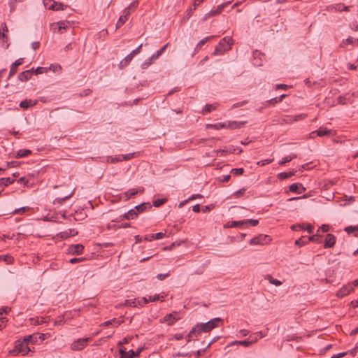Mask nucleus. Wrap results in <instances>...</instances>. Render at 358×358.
Returning <instances> with one entry per match:
<instances>
[{"label": "nucleus", "mask_w": 358, "mask_h": 358, "mask_svg": "<svg viewBox=\"0 0 358 358\" xmlns=\"http://www.w3.org/2000/svg\"><path fill=\"white\" fill-rule=\"evenodd\" d=\"M293 174L294 173L292 172H282L278 175V178L279 179L283 180L291 177L293 176Z\"/></svg>", "instance_id": "58836bf2"}, {"label": "nucleus", "mask_w": 358, "mask_h": 358, "mask_svg": "<svg viewBox=\"0 0 358 358\" xmlns=\"http://www.w3.org/2000/svg\"><path fill=\"white\" fill-rule=\"evenodd\" d=\"M345 231L348 233H355V236H358V225L356 227L349 226L345 228Z\"/></svg>", "instance_id": "72a5a7b5"}, {"label": "nucleus", "mask_w": 358, "mask_h": 358, "mask_svg": "<svg viewBox=\"0 0 358 358\" xmlns=\"http://www.w3.org/2000/svg\"><path fill=\"white\" fill-rule=\"evenodd\" d=\"M308 243V239H307V237H301L295 241V245L298 246H303L306 244Z\"/></svg>", "instance_id": "e433bc0d"}, {"label": "nucleus", "mask_w": 358, "mask_h": 358, "mask_svg": "<svg viewBox=\"0 0 358 358\" xmlns=\"http://www.w3.org/2000/svg\"><path fill=\"white\" fill-rule=\"evenodd\" d=\"M58 24H59L58 31H59V32L62 34L64 32V31L66 29V28L67 27V25L65 22H59Z\"/></svg>", "instance_id": "a18cd8bd"}, {"label": "nucleus", "mask_w": 358, "mask_h": 358, "mask_svg": "<svg viewBox=\"0 0 358 358\" xmlns=\"http://www.w3.org/2000/svg\"><path fill=\"white\" fill-rule=\"evenodd\" d=\"M129 338H124L122 341L118 342L119 347L124 346L123 345L127 344L129 343Z\"/></svg>", "instance_id": "680f3d73"}, {"label": "nucleus", "mask_w": 358, "mask_h": 358, "mask_svg": "<svg viewBox=\"0 0 358 358\" xmlns=\"http://www.w3.org/2000/svg\"><path fill=\"white\" fill-rule=\"evenodd\" d=\"M143 347H138L136 351H134V357H138L140 356L141 352L143 351Z\"/></svg>", "instance_id": "0e129e2a"}, {"label": "nucleus", "mask_w": 358, "mask_h": 358, "mask_svg": "<svg viewBox=\"0 0 358 358\" xmlns=\"http://www.w3.org/2000/svg\"><path fill=\"white\" fill-rule=\"evenodd\" d=\"M346 354H347V352H341V353L333 355L331 357V358H341V357H344Z\"/></svg>", "instance_id": "774afa93"}, {"label": "nucleus", "mask_w": 358, "mask_h": 358, "mask_svg": "<svg viewBox=\"0 0 358 358\" xmlns=\"http://www.w3.org/2000/svg\"><path fill=\"white\" fill-rule=\"evenodd\" d=\"M29 351H31V349L28 346L27 343L23 341H18L13 350L10 351V354L13 356H16L19 354L26 355Z\"/></svg>", "instance_id": "f257e3e1"}, {"label": "nucleus", "mask_w": 358, "mask_h": 358, "mask_svg": "<svg viewBox=\"0 0 358 358\" xmlns=\"http://www.w3.org/2000/svg\"><path fill=\"white\" fill-rule=\"evenodd\" d=\"M206 129H214L219 130L220 129H226L227 123L226 122H220L217 124H207L206 125Z\"/></svg>", "instance_id": "4be33fe9"}, {"label": "nucleus", "mask_w": 358, "mask_h": 358, "mask_svg": "<svg viewBox=\"0 0 358 358\" xmlns=\"http://www.w3.org/2000/svg\"><path fill=\"white\" fill-rule=\"evenodd\" d=\"M348 99L346 95H341L337 98V102L338 104H346L348 103Z\"/></svg>", "instance_id": "79ce46f5"}, {"label": "nucleus", "mask_w": 358, "mask_h": 358, "mask_svg": "<svg viewBox=\"0 0 358 358\" xmlns=\"http://www.w3.org/2000/svg\"><path fill=\"white\" fill-rule=\"evenodd\" d=\"M31 154V150L29 149L19 150L15 155V158H22Z\"/></svg>", "instance_id": "a878e982"}, {"label": "nucleus", "mask_w": 358, "mask_h": 358, "mask_svg": "<svg viewBox=\"0 0 358 358\" xmlns=\"http://www.w3.org/2000/svg\"><path fill=\"white\" fill-rule=\"evenodd\" d=\"M6 321L7 320L6 317H0V329H2L6 327Z\"/></svg>", "instance_id": "bf43d9fd"}, {"label": "nucleus", "mask_w": 358, "mask_h": 358, "mask_svg": "<svg viewBox=\"0 0 358 358\" xmlns=\"http://www.w3.org/2000/svg\"><path fill=\"white\" fill-rule=\"evenodd\" d=\"M23 341L27 343L28 345L29 342L34 343L37 341L36 335L32 334L27 336L24 338Z\"/></svg>", "instance_id": "f704fd0d"}, {"label": "nucleus", "mask_w": 358, "mask_h": 358, "mask_svg": "<svg viewBox=\"0 0 358 358\" xmlns=\"http://www.w3.org/2000/svg\"><path fill=\"white\" fill-rule=\"evenodd\" d=\"M135 155H136V153L133 152V153H129V154L123 155H117L115 157H113V163L115 162L129 160V159H132L135 156Z\"/></svg>", "instance_id": "6ab92c4d"}, {"label": "nucleus", "mask_w": 358, "mask_h": 358, "mask_svg": "<svg viewBox=\"0 0 358 358\" xmlns=\"http://www.w3.org/2000/svg\"><path fill=\"white\" fill-rule=\"evenodd\" d=\"M3 260L5 261L8 264L12 263L13 259L10 256L5 255V256H0V261Z\"/></svg>", "instance_id": "de8ad7c7"}, {"label": "nucleus", "mask_w": 358, "mask_h": 358, "mask_svg": "<svg viewBox=\"0 0 358 358\" xmlns=\"http://www.w3.org/2000/svg\"><path fill=\"white\" fill-rule=\"evenodd\" d=\"M134 208H136L138 214H139L150 210L152 208V206L149 202H145L135 206Z\"/></svg>", "instance_id": "dca6fc26"}, {"label": "nucleus", "mask_w": 358, "mask_h": 358, "mask_svg": "<svg viewBox=\"0 0 358 358\" xmlns=\"http://www.w3.org/2000/svg\"><path fill=\"white\" fill-rule=\"evenodd\" d=\"M334 8L336 10H339V11H341V10L349 11L350 10L349 6H345L343 4H341V3L336 4Z\"/></svg>", "instance_id": "37998d69"}, {"label": "nucleus", "mask_w": 358, "mask_h": 358, "mask_svg": "<svg viewBox=\"0 0 358 358\" xmlns=\"http://www.w3.org/2000/svg\"><path fill=\"white\" fill-rule=\"evenodd\" d=\"M353 291V287L352 284L348 283L343 285L336 293V296L338 298H343Z\"/></svg>", "instance_id": "6e6552de"}, {"label": "nucleus", "mask_w": 358, "mask_h": 358, "mask_svg": "<svg viewBox=\"0 0 358 358\" xmlns=\"http://www.w3.org/2000/svg\"><path fill=\"white\" fill-rule=\"evenodd\" d=\"M331 133V130L327 129L324 127H320L317 131H313L310 134V138H315V135L317 136H324L329 135Z\"/></svg>", "instance_id": "9d476101"}, {"label": "nucleus", "mask_w": 358, "mask_h": 358, "mask_svg": "<svg viewBox=\"0 0 358 358\" xmlns=\"http://www.w3.org/2000/svg\"><path fill=\"white\" fill-rule=\"evenodd\" d=\"M84 246L81 244L71 245L69 246V252L71 255H80L83 253Z\"/></svg>", "instance_id": "4468645a"}, {"label": "nucleus", "mask_w": 358, "mask_h": 358, "mask_svg": "<svg viewBox=\"0 0 358 358\" xmlns=\"http://www.w3.org/2000/svg\"><path fill=\"white\" fill-rule=\"evenodd\" d=\"M251 344H252V342H250L249 338L248 340H245V341H238V345H243V346H245V347H248V346H249Z\"/></svg>", "instance_id": "5fc2aeb1"}, {"label": "nucleus", "mask_w": 358, "mask_h": 358, "mask_svg": "<svg viewBox=\"0 0 358 358\" xmlns=\"http://www.w3.org/2000/svg\"><path fill=\"white\" fill-rule=\"evenodd\" d=\"M156 59H152V56L147 59L144 62L141 64V68L143 69H146L148 68L150 65H151Z\"/></svg>", "instance_id": "c9c22d12"}, {"label": "nucleus", "mask_w": 358, "mask_h": 358, "mask_svg": "<svg viewBox=\"0 0 358 358\" xmlns=\"http://www.w3.org/2000/svg\"><path fill=\"white\" fill-rule=\"evenodd\" d=\"M244 172V169L243 168L238 169H232L231 170V173L234 176H240L242 175Z\"/></svg>", "instance_id": "c03bdc74"}, {"label": "nucleus", "mask_w": 358, "mask_h": 358, "mask_svg": "<svg viewBox=\"0 0 358 358\" xmlns=\"http://www.w3.org/2000/svg\"><path fill=\"white\" fill-rule=\"evenodd\" d=\"M258 334H262V331L254 333L249 336V339L252 344L255 343L259 340Z\"/></svg>", "instance_id": "ea45409f"}, {"label": "nucleus", "mask_w": 358, "mask_h": 358, "mask_svg": "<svg viewBox=\"0 0 358 358\" xmlns=\"http://www.w3.org/2000/svg\"><path fill=\"white\" fill-rule=\"evenodd\" d=\"M130 15V8L129 7L126 8L122 12L121 15L120 16L117 23H116V29H119L121 26H122L125 22L128 20V17Z\"/></svg>", "instance_id": "0eeeda50"}, {"label": "nucleus", "mask_w": 358, "mask_h": 358, "mask_svg": "<svg viewBox=\"0 0 358 358\" xmlns=\"http://www.w3.org/2000/svg\"><path fill=\"white\" fill-rule=\"evenodd\" d=\"M133 57L129 54L127 57H125L118 64V67L120 69H122L124 67L127 66L130 62L132 60Z\"/></svg>", "instance_id": "5701e85b"}, {"label": "nucleus", "mask_w": 358, "mask_h": 358, "mask_svg": "<svg viewBox=\"0 0 358 358\" xmlns=\"http://www.w3.org/2000/svg\"><path fill=\"white\" fill-rule=\"evenodd\" d=\"M320 229L322 232L325 233V232H327V231L329 230V225H327V224H322V225L320 227Z\"/></svg>", "instance_id": "69168bd1"}, {"label": "nucleus", "mask_w": 358, "mask_h": 358, "mask_svg": "<svg viewBox=\"0 0 358 358\" xmlns=\"http://www.w3.org/2000/svg\"><path fill=\"white\" fill-rule=\"evenodd\" d=\"M244 124V122H236V121H229L227 123L226 129H236L241 128Z\"/></svg>", "instance_id": "b1692460"}, {"label": "nucleus", "mask_w": 358, "mask_h": 358, "mask_svg": "<svg viewBox=\"0 0 358 358\" xmlns=\"http://www.w3.org/2000/svg\"><path fill=\"white\" fill-rule=\"evenodd\" d=\"M221 322V319L219 317L213 318L206 323H199L200 329L201 332L207 333L212 329L217 327Z\"/></svg>", "instance_id": "f03ea898"}, {"label": "nucleus", "mask_w": 358, "mask_h": 358, "mask_svg": "<svg viewBox=\"0 0 358 358\" xmlns=\"http://www.w3.org/2000/svg\"><path fill=\"white\" fill-rule=\"evenodd\" d=\"M165 201V199H157L154 201L153 206L155 207H159L162 204H163Z\"/></svg>", "instance_id": "4d7b16f0"}, {"label": "nucleus", "mask_w": 358, "mask_h": 358, "mask_svg": "<svg viewBox=\"0 0 358 358\" xmlns=\"http://www.w3.org/2000/svg\"><path fill=\"white\" fill-rule=\"evenodd\" d=\"M33 75V69L22 71L18 75V80L21 82L29 80Z\"/></svg>", "instance_id": "2eb2a0df"}, {"label": "nucleus", "mask_w": 358, "mask_h": 358, "mask_svg": "<svg viewBox=\"0 0 358 358\" xmlns=\"http://www.w3.org/2000/svg\"><path fill=\"white\" fill-rule=\"evenodd\" d=\"M224 43H227L228 47L224 48V51L227 50L230 48V45L232 44V38L230 37H224L223 38L219 43V45H223Z\"/></svg>", "instance_id": "cd10ccee"}, {"label": "nucleus", "mask_w": 358, "mask_h": 358, "mask_svg": "<svg viewBox=\"0 0 358 358\" xmlns=\"http://www.w3.org/2000/svg\"><path fill=\"white\" fill-rule=\"evenodd\" d=\"M166 234L162 232H158L157 234H148L145 236V240L152 241L153 240H159L165 237Z\"/></svg>", "instance_id": "a211bd4d"}, {"label": "nucleus", "mask_w": 358, "mask_h": 358, "mask_svg": "<svg viewBox=\"0 0 358 358\" xmlns=\"http://www.w3.org/2000/svg\"><path fill=\"white\" fill-rule=\"evenodd\" d=\"M23 63V59L20 58L17 59L15 62H13L10 66V72L8 75V79L15 75L17 71V66H20Z\"/></svg>", "instance_id": "ddd939ff"}, {"label": "nucleus", "mask_w": 358, "mask_h": 358, "mask_svg": "<svg viewBox=\"0 0 358 358\" xmlns=\"http://www.w3.org/2000/svg\"><path fill=\"white\" fill-rule=\"evenodd\" d=\"M245 221H246V225L248 224H250L252 226H256L259 223V221L257 220H253V219H248V220H245Z\"/></svg>", "instance_id": "864d4df0"}, {"label": "nucleus", "mask_w": 358, "mask_h": 358, "mask_svg": "<svg viewBox=\"0 0 358 358\" xmlns=\"http://www.w3.org/2000/svg\"><path fill=\"white\" fill-rule=\"evenodd\" d=\"M217 107V103H213V104H206L205 106V108L203 109V114H205L206 113H210L211 111L215 110Z\"/></svg>", "instance_id": "c756f323"}, {"label": "nucleus", "mask_w": 358, "mask_h": 358, "mask_svg": "<svg viewBox=\"0 0 358 358\" xmlns=\"http://www.w3.org/2000/svg\"><path fill=\"white\" fill-rule=\"evenodd\" d=\"M202 333L201 330L200 329L199 324H197L195 325L191 331L189 332V334L187 335V341L189 342L192 340H193L194 338L197 337L200 334Z\"/></svg>", "instance_id": "1a4fd4ad"}, {"label": "nucleus", "mask_w": 358, "mask_h": 358, "mask_svg": "<svg viewBox=\"0 0 358 358\" xmlns=\"http://www.w3.org/2000/svg\"><path fill=\"white\" fill-rule=\"evenodd\" d=\"M138 215V214L136 212V208H134L124 214V218L127 220H133L137 217Z\"/></svg>", "instance_id": "393cba45"}, {"label": "nucleus", "mask_w": 358, "mask_h": 358, "mask_svg": "<svg viewBox=\"0 0 358 358\" xmlns=\"http://www.w3.org/2000/svg\"><path fill=\"white\" fill-rule=\"evenodd\" d=\"M15 182L14 178H0V186H8Z\"/></svg>", "instance_id": "c85d7f7f"}, {"label": "nucleus", "mask_w": 358, "mask_h": 358, "mask_svg": "<svg viewBox=\"0 0 358 358\" xmlns=\"http://www.w3.org/2000/svg\"><path fill=\"white\" fill-rule=\"evenodd\" d=\"M120 358H134V351L131 349H128L126 346H121L118 348Z\"/></svg>", "instance_id": "423d86ee"}, {"label": "nucleus", "mask_w": 358, "mask_h": 358, "mask_svg": "<svg viewBox=\"0 0 358 358\" xmlns=\"http://www.w3.org/2000/svg\"><path fill=\"white\" fill-rule=\"evenodd\" d=\"M61 66L59 64H51L50 66L48 69L52 70L53 72H58L61 71Z\"/></svg>", "instance_id": "49530a36"}, {"label": "nucleus", "mask_w": 358, "mask_h": 358, "mask_svg": "<svg viewBox=\"0 0 358 358\" xmlns=\"http://www.w3.org/2000/svg\"><path fill=\"white\" fill-rule=\"evenodd\" d=\"M15 3H16L13 0L10 1L9 6L10 13L13 12L15 10Z\"/></svg>", "instance_id": "e2e57ef3"}, {"label": "nucleus", "mask_w": 358, "mask_h": 358, "mask_svg": "<svg viewBox=\"0 0 358 358\" xmlns=\"http://www.w3.org/2000/svg\"><path fill=\"white\" fill-rule=\"evenodd\" d=\"M245 188H242L236 192H234V195L236 198H239L240 196H243L245 192Z\"/></svg>", "instance_id": "8fccbe9b"}, {"label": "nucleus", "mask_w": 358, "mask_h": 358, "mask_svg": "<svg viewBox=\"0 0 358 358\" xmlns=\"http://www.w3.org/2000/svg\"><path fill=\"white\" fill-rule=\"evenodd\" d=\"M306 117V115H305V114H300V115L294 116V121L301 120L305 119Z\"/></svg>", "instance_id": "052dcab7"}, {"label": "nucleus", "mask_w": 358, "mask_h": 358, "mask_svg": "<svg viewBox=\"0 0 358 358\" xmlns=\"http://www.w3.org/2000/svg\"><path fill=\"white\" fill-rule=\"evenodd\" d=\"M43 3L45 7H48L50 10H63L66 7L62 3H57L52 0H43Z\"/></svg>", "instance_id": "39448f33"}, {"label": "nucleus", "mask_w": 358, "mask_h": 358, "mask_svg": "<svg viewBox=\"0 0 358 358\" xmlns=\"http://www.w3.org/2000/svg\"><path fill=\"white\" fill-rule=\"evenodd\" d=\"M265 279L268 280L271 284L274 285L275 286H280V285H282V282L281 281H280L278 279L273 278L272 276L270 275H267L265 277Z\"/></svg>", "instance_id": "473e14b6"}, {"label": "nucleus", "mask_w": 358, "mask_h": 358, "mask_svg": "<svg viewBox=\"0 0 358 358\" xmlns=\"http://www.w3.org/2000/svg\"><path fill=\"white\" fill-rule=\"evenodd\" d=\"M48 71V68H45V67H38L36 68V69L35 70V74L38 75V74H41V73H45Z\"/></svg>", "instance_id": "603ef678"}, {"label": "nucleus", "mask_w": 358, "mask_h": 358, "mask_svg": "<svg viewBox=\"0 0 358 358\" xmlns=\"http://www.w3.org/2000/svg\"><path fill=\"white\" fill-rule=\"evenodd\" d=\"M289 191L296 194L305 192L306 188L301 183H293L289 186Z\"/></svg>", "instance_id": "f8f14e48"}, {"label": "nucleus", "mask_w": 358, "mask_h": 358, "mask_svg": "<svg viewBox=\"0 0 358 358\" xmlns=\"http://www.w3.org/2000/svg\"><path fill=\"white\" fill-rule=\"evenodd\" d=\"M230 178V175L222 176V177L219 178V180L222 182H227L229 180Z\"/></svg>", "instance_id": "6e6d98bb"}, {"label": "nucleus", "mask_w": 358, "mask_h": 358, "mask_svg": "<svg viewBox=\"0 0 358 358\" xmlns=\"http://www.w3.org/2000/svg\"><path fill=\"white\" fill-rule=\"evenodd\" d=\"M305 229L307 230L309 234H312L313 231V226L310 224H308L306 225Z\"/></svg>", "instance_id": "338daca9"}, {"label": "nucleus", "mask_w": 358, "mask_h": 358, "mask_svg": "<svg viewBox=\"0 0 358 358\" xmlns=\"http://www.w3.org/2000/svg\"><path fill=\"white\" fill-rule=\"evenodd\" d=\"M245 226H246V221H245V220H240V221L229 222H227V224L226 225L227 227H231V228H234V227L242 228V227H244Z\"/></svg>", "instance_id": "412c9836"}, {"label": "nucleus", "mask_w": 358, "mask_h": 358, "mask_svg": "<svg viewBox=\"0 0 358 358\" xmlns=\"http://www.w3.org/2000/svg\"><path fill=\"white\" fill-rule=\"evenodd\" d=\"M172 314H167L164 317L163 320L164 322H166L169 324H172L173 322L176 320V318H172Z\"/></svg>", "instance_id": "a19ab883"}, {"label": "nucleus", "mask_w": 358, "mask_h": 358, "mask_svg": "<svg viewBox=\"0 0 358 358\" xmlns=\"http://www.w3.org/2000/svg\"><path fill=\"white\" fill-rule=\"evenodd\" d=\"M273 162V159H264L258 162L257 164L259 166H265L268 164H270Z\"/></svg>", "instance_id": "09e8293b"}, {"label": "nucleus", "mask_w": 358, "mask_h": 358, "mask_svg": "<svg viewBox=\"0 0 358 358\" xmlns=\"http://www.w3.org/2000/svg\"><path fill=\"white\" fill-rule=\"evenodd\" d=\"M142 44H141L140 45H138L135 50H134L129 55L134 57L135 55H138V53H140L141 52V48H142Z\"/></svg>", "instance_id": "3c124183"}, {"label": "nucleus", "mask_w": 358, "mask_h": 358, "mask_svg": "<svg viewBox=\"0 0 358 358\" xmlns=\"http://www.w3.org/2000/svg\"><path fill=\"white\" fill-rule=\"evenodd\" d=\"M143 192V188L139 189H131L124 194V200L125 201L129 200L130 198L134 196L136 194L142 193Z\"/></svg>", "instance_id": "f3484780"}, {"label": "nucleus", "mask_w": 358, "mask_h": 358, "mask_svg": "<svg viewBox=\"0 0 358 358\" xmlns=\"http://www.w3.org/2000/svg\"><path fill=\"white\" fill-rule=\"evenodd\" d=\"M336 243V237L331 234H327L324 240V247L325 248H330L334 246Z\"/></svg>", "instance_id": "9b49d317"}, {"label": "nucleus", "mask_w": 358, "mask_h": 358, "mask_svg": "<svg viewBox=\"0 0 358 358\" xmlns=\"http://www.w3.org/2000/svg\"><path fill=\"white\" fill-rule=\"evenodd\" d=\"M169 45V43L165 44L162 46L159 50H157L155 54L152 55V59H157L160 55H162L166 50Z\"/></svg>", "instance_id": "7c9ffc66"}, {"label": "nucleus", "mask_w": 358, "mask_h": 358, "mask_svg": "<svg viewBox=\"0 0 358 358\" xmlns=\"http://www.w3.org/2000/svg\"><path fill=\"white\" fill-rule=\"evenodd\" d=\"M271 241L269 236L267 235H259L258 236L252 238L250 241V245H264L268 243Z\"/></svg>", "instance_id": "20e7f679"}, {"label": "nucleus", "mask_w": 358, "mask_h": 358, "mask_svg": "<svg viewBox=\"0 0 358 358\" xmlns=\"http://www.w3.org/2000/svg\"><path fill=\"white\" fill-rule=\"evenodd\" d=\"M37 102L36 100L25 99L20 103V106L24 109H27L35 106Z\"/></svg>", "instance_id": "aec40b11"}, {"label": "nucleus", "mask_w": 358, "mask_h": 358, "mask_svg": "<svg viewBox=\"0 0 358 358\" xmlns=\"http://www.w3.org/2000/svg\"><path fill=\"white\" fill-rule=\"evenodd\" d=\"M164 298L163 296H160L159 294H155L154 296H150L148 297V299L147 298H144L143 300H144V303H147L150 301H156L159 299H162V301L163 300L162 299Z\"/></svg>", "instance_id": "2f4dec72"}, {"label": "nucleus", "mask_w": 358, "mask_h": 358, "mask_svg": "<svg viewBox=\"0 0 358 358\" xmlns=\"http://www.w3.org/2000/svg\"><path fill=\"white\" fill-rule=\"evenodd\" d=\"M296 155H293L292 156H287L284 158H282L280 162H279V164L280 165H284L285 164L287 163V162H289L290 161H292L293 159L296 158Z\"/></svg>", "instance_id": "4c0bfd02"}, {"label": "nucleus", "mask_w": 358, "mask_h": 358, "mask_svg": "<svg viewBox=\"0 0 358 358\" xmlns=\"http://www.w3.org/2000/svg\"><path fill=\"white\" fill-rule=\"evenodd\" d=\"M214 36H207L204 38H203L202 40H201L196 45L195 48H194V52H198L202 48V46L210 39H211L212 38H213Z\"/></svg>", "instance_id": "bb28decb"}, {"label": "nucleus", "mask_w": 358, "mask_h": 358, "mask_svg": "<svg viewBox=\"0 0 358 358\" xmlns=\"http://www.w3.org/2000/svg\"><path fill=\"white\" fill-rule=\"evenodd\" d=\"M90 341V338H79L71 343V348L73 350H81L87 345L88 342Z\"/></svg>", "instance_id": "7ed1b4c3"}, {"label": "nucleus", "mask_w": 358, "mask_h": 358, "mask_svg": "<svg viewBox=\"0 0 358 358\" xmlns=\"http://www.w3.org/2000/svg\"><path fill=\"white\" fill-rule=\"evenodd\" d=\"M0 41L6 43L7 41V36L3 31H0Z\"/></svg>", "instance_id": "13d9d810"}]
</instances>
